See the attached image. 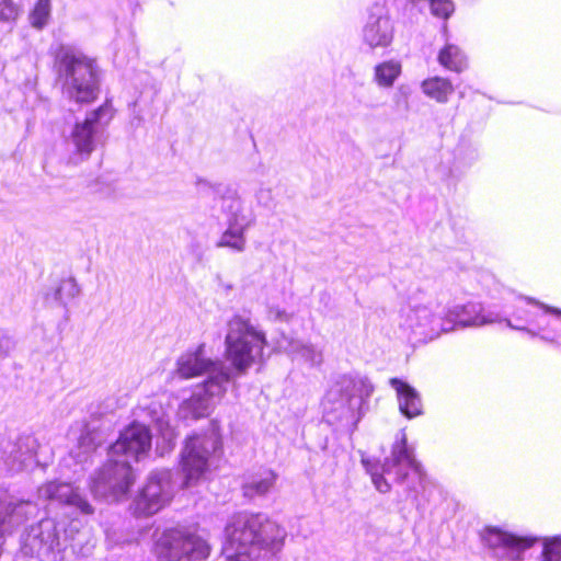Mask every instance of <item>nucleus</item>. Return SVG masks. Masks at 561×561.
<instances>
[{"label": "nucleus", "mask_w": 561, "mask_h": 561, "mask_svg": "<svg viewBox=\"0 0 561 561\" xmlns=\"http://www.w3.org/2000/svg\"><path fill=\"white\" fill-rule=\"evenodd\" d=\"M282 539L279 526L262 514L242 515L227 527L224 552L227 561H251L256 548L271 547Z\"/></svg>", "instance_id": "1"}, {"label": "nucleus", "mask_w": 561, "mask_h": 561, "mask_svg": "<svg viewBox=\"0 0 561 561\" xmlns=\"http://www.w3.org/2000/svg\"><path fill=\"white\" fill-rule=\"evenodd\" d=\"M220 426L211 421L207 430L185 437L180 455V471L184 486L198 483L209 470V458L221 449Z\"/></svg>", "instance_id": "2"}, {"label": "nucleus", "mask_w": 561, "mask_h": 561, "mask_svg": "<svg viewBox=\"0 0 561 561\" xmlns=\"http://www.w3.org/2000/svg\"><path fill=\"white\" fill-rule=\"evenodd\" d=\"M228 327L225 358L237 374L242 375L262 357L267 340L264 332L257 331L241 317H233Z\"/></svg>", "instance_id": "3"}, {"label": "nucleus", "mask_w": 561, "mask_h": 561, "mask_svg": "<svg viewBox=\"0 0 561 561\" xmlns=\"http://www.w3.org/2000/svg\"><path fill=\"white\" fill-rule=\"evenodd\" d=\"M57 61L65 76L70 98L81 104L94 102L100 90L95 60L82 53L61 47Z\"/></svg>", "instance_id": "4"}, {"label": "nucleus", "mask_w": 561, "mask_h": 561, "mask_svg": "<svg viewBox=\"0 0 561 561\" xmlns=\"http://www.w3.org/2000/svg\"><path fill=\"white\" fill-rule=\"evenodd\" d=\"M362 465L370 476L375 488L382 493L391 490V484L385 479V474L393 476L396 482H403L408 470H413L420 480L424 477V471L409 450L404 436L392 445L391 455L385 459L383 463L378 459L362 458Z\"/></svg>", "instance_id": "5"}, {"label": "nucleus", "mask_w": 561, "mask_h": 561, "mask_svg": "<svg viewBox=\"0 0 561 561\" xmlns=\"http://www.w3.org/2000/svg\"><path fill=\"white\" fill-rule=\"evenodd\" d=\"M210 548L195 533L185 528H168L161 533L152 546L158 561H181L186 557L206 559Z\"/></svg>", "instance_id": "6"}, {"label": "nucleus", "mask_w": 561, "mask_h": 561, "mask_svg": "<svg viewBox=\"0 0 561 561\" xmlns=\"http://www.w3.org/2000/svg\"><path fill=\"white\" fill-rule=\"evenodd\" d=\"M134 481L133 468L128 462L108 460L98 472L95 485L118 500L129 492Z\"/></svg>", "instance_id": "7"}, {"label": "nucleus", "mask_w": 561, "mask_h": 561, "mask_svg": "<svg viewBox=\"0 0 561 561\" xmlns=\"http://www.w3.org/2000/svg\"><path fill=\"white\" fill-rule=\"evenodd\" d=\"M114 108L110 101H105L98 108L93 110L81 123H76L71 133V139L76 147V151L80 154L90 156L94 150V125L99 123L102 117L106 122L111 121L114 116Z\"/></svg>", "instance_id": "8"}, {"label": "nucleus", "mask_w": 561, "mask_h": 561, "mask_svg": "<svg viewBox=\"0 0 561 561\" xmlns=\"http://www.w3.org/2000/svg\"><path fill=\"white\" fill-rule=\"evenodd\" d=\"M150 447L151 434L149 427L145 424L133 422L122 431L113 445V451L138 460V457L149 451Z\"/></svg>", "instance_id": "9"}, {"label": "nucleus", "mask_w": 561, "mask_h": 561, "mask_svg": "<svg viewBox=\"0 0 561 561\" xmlns=\"http://www.w3.org/2000/svg\"><path fill=\"white\" fill-rule=\"evenodd\" d=\"M170 500L161 481L150 478L135 500V513L138 516H151L168 505Z\"/></svg>", "instance_id": "10"}, {"label": "nucleus", "mask_w": 561, "mask_h": 561, "mask_svg": "<svg viewBox=\"0 0 561 561\" xmlns=\"http://www.w3.org/2000/svg\"><path fill=\"white\" fill-rule=\"evenodd\" d=\"M205 344L195 350H188L176 360L175 374L182 379L199 377L213 369L215 363L204 356Z\"/></svg>", "instance_id": "11"}, {"label": "nucleus", "mask_w": 561, "mask_h": 561, "mask_svg": "<svg viewBox=\"0 0 561 561\" xmlns=\"http://www.w3.org/2000/svg\"><path fill=\"white\" fill-rule=\"evenodd\" d=\"M231 211V217L229 218V226L227 230L222 233L218 245L219 247H228L236 251H243L245 245L244 239V216L239 215L241 204L238 199H233L231 205L229 206Z\"/></svg>", "instance_id": "12"}, {"label": "nucleus", "mask_w": 561, "mask_h": 561, "mask_svg": "<svg viewBox=\"0 0 561 561\" xmlns=\"http://www.w3.org/2000/svg\"><path fill=\"white\" fill-rule=\"evenodd\" d=\"M393 39V26L388 16H374L364 27V41L371 48L387 47Z\"/></svg>", "instance_id": "13"}, {"label": "nucleus", "mask_w": 561, "mask_h": 561, "mask_svg": "<svg viewBox=\"0 0 561 561\" xmlns=\"http://www.w3.org/2000/svg\"><path fill=\"white\" fill-rule=\"evenodd\" d=\"M483 540L493 549L502 547L517 551L526 550L534 543V540L531 539L517 537L494 527H488L484 529Z\"/></svg>", "instance_id": "14"}, {"label": "nucleus", "mask_w": 561, "mask_h": 561, "mask_svg": "<svg viewBox=\"0 0 561 561\" xmlns=\"http://www.w3.org/2000/svg\"><path fill=\"white\" fill-rule=\"evenodd\" d=\"M390 385L399 397L400 411L409 419L422 413V402L416 391L399 378H391Z\"/></svg>", "instance_id": "15"}, {"label": "nucleus", "mask_w": 561, "mask_h": 561, "mask_svg": "<svg viewBox=\"0 0 561 561\" xmlns=\"http://www.w3.org/2000/svg\"><path fill=\"white\" fill-rule=\"evenodd\" d=\"M278 474L271 468H263L255 472L251 480L242 485V493L248 499L266 495L275 485Z\"/></svg>", "instance_id": "16"}, {"label": "nucleus", "mask_w": 561, "mask_h": 561, "mask_svg": "<svg viewBox=\"0 0 561 561\" xmlns=\"http://www.w3.org/2000/svg\"><path fill=\"white\" fill-rule=\"evenodd\" d=\"M423 93L438 103H446L455 89L447 78L431 77L422 81Z\"/></svg>", "instance_id": "17"}, {"label": "nucleus", "mask_w": 561, "mask_h": 561, "mask_svg": "<svg viewBox=\"0 0 561 561\" xmlns=\"http://www.w3.org/2000/svg\"><path fill=\"white\" fill-rule=\"evenodd\" d=\"M437 60L443 68L457 73L463 71L468 66L467 57L455 44H446L439 50Z\"/></svg>", "instance_id": "18"}, {"label": "nucleus", "mask_w": 561, "mask_h": 561, "mask_svg": "<svg viewBox=\"0 0 561 561\" xmlns=\"http://www.w3.org/2000/svg\"><path fill=\"white\" fill-rule=\"evenodd\" d=\"M75 492L76 489L70 483L50 481L45 485L46 499L65 505L70 504Z\"/></svg>", "instance_id": "19"}, {"label": "nucleus", "mask_w": 561, "mask_h": 561, "mask_svg": "<svg viewBox=\"0 0 561 561\" xmlns=\"http://www.w3.org/2000/svg\"><path fill=\"white\" fill-rule=\"evenodd\" d=\"M401 73V65L396 61H383L375 67V79L381 87H391Z\"/></svg>", "instance_id": "20"}, {"label": "nucleus", "mask_w": 561, "mask_h": 561, "mask_svg": "<svg viewBox=\"0 0 561 561\" xmlns=\"http://www.w3.org/2000/svg\"><path fill=\"white\" fill-rule=\"evenodd\" d=\"M51 12V0H36L28 14L33 27L42 30L48 22Z\"/></svg>", "instance_id": "21"}, {"label": "nucleus", "mask_w": 561, "mask_h": 561, "mask_svg": "<svg viewBox=\"0 0 561 561\" xmlns=\"http://www.w3.org/2000/svg\"><path fill=\"white\" fill-rule=\"evenodd\" d=\"M184 409L186 411V415L194 420L206 417L210 413L208 401L199 396H192L188 398L184 402Z\"/></svg>", "instance_id": "22"}, {"label": "nucleus", "mask_w": 561, "mask_h": 561, "mask_svg": "<svg viewBox=\"0 0 561 561\" xmlns=\"http://www.w3.org/2000/svg\"><path fill=\"white\" fill-rule=\"evenodd\" d=\"M469 306H459L454 310L448 311V317L455 321V327H470L478 323L477 316H467V309Z\"/></svg>", "instance_id": "23"}, {"label": "nucleus", "mask_w": 561, "mask_h": 561, "mask_svg": "<svg viewBox=\"0 0 561 561\" xmlns=\"http://www.w3.org/2000/svg\"><path fill=\"white\" fill-rule=\"evenodd\" d=\"M431 12L439 19H448L454 12L451 0H430Z\"/></svg>", "instance_id": "24"}, {"label": "nucleus", "mask_w": 561, "mask_h": 561, "mask_svg": "<svg viewBox=\"0 0 561 561\" xmlns=\"http://www.w3.org/2000/svg\"><path fill=\"white\" fill-rule=\"evenodd\" d=\"M543 561H561V543L557 540L545 542Z\"/></svg>", "instance_id": "25"}, {"label": "nucleus", "mask_w": 561, "mask_h": 561, "mask_svg": "<svg viewBox=\"0 0 561 561\" xmlns=\"http://www.w3.org/2000/svg\"><path fill=\"white\" fill-rule=\"evenodd\" d=\"M18 14V8L12 0H0V22L15 20Z\"/></svg>", "instance_id": "26"}, {"label": "nucleus", "mask_w": 561, "mask_h": 561, "mask_svg": "<svg viewBox=\"0 0 561 561\" xmlns=\"http://www.w3.org/2000/svg\"><path fill=\"white\" fill-rule=\"evenodd\" d=\"M356 388V382L352 379L344 380L341 382L339 393L342 398L345 399L346 403L350 404L354 398V390Z\"/></svg>", "instance_id": "27"}, {"label": "nucleus", "mask_w": 561, "mask_h": 561, "mask_svg": "<svg viewBox=\"0 0 561 561\" xmlns=\"http://www.w3.org/2000/svg\"><path fill=\"white\" fill-rule=\"evenodd\" d=\"M69 505L78 507L84 514L93 513V507L91 506V504L85 499H83L77 491L75 492Z\"/></svg>", "instance_id": "28"}, {"label": "nucleus", "mask_w": 561, "mask_h": 561, "mask_svg": "<svg viewBox=\"0 0 561 561\" xmlns=\"http://www.w3.org/2000/svg\"><path fill=\"white\" fill-rule=\"evenodd\" d=\"M548 312L552 313V314H557V316H561V310L558 309V308H553V307H547L546 309Z\"/></svg>", "instance_id": "29"}, {"label": "nucleus", "mask_w": 561, "mask_h": 561, "mask_svg": "<svg viewBox=\"0 0 561 561\" xmlns=\"http://www.w3.org/2000/svg\"><path fill=\"white\" fill-rule=\"evenodd\" d=\"M211 382H213V380L210 379V380H206L205 383L208 385V383H211Z\"/></svg>", "instance_id": "30"}, {"label": "nucleus", "mask_w": 561, "mask_h": 561, "mask_svg": "<svg viewBox=\"0 0 561 561\" xmlns=\"http://www.w3.org/2000/svg\"><path fill=\"white\" fill-rule=\"evenodd\" d=\"M251 561H253V560H251Z\"/></svg>", "instance_id": "31"}]
</instances>
